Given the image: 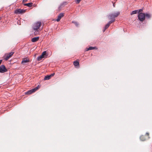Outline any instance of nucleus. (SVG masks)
Returning <instances> with one entry per match:
<instances>
[{"instance_id": "nucleus-1", "label": "nucleus", "mask_w": 152, "mask_h": 152, "mask_svg": "<svg viewBox=\"0 0 152 152\" xmlns=\"http://www.w3.org/2000/svg\"><path fill=\"white\" fill-rule=\"evenodd\" d=\"M138 17L139 20L140 21H143L145 19V13H140L139 14Z\"/></svg>"}, {"instance_id": "nucleus-2", "label": "nucleus", "mask_w": 152, "mask_h": 152, "mask_svg": "<svg viewBox=\"0 0 152 152\" xmlns=\"http://www.w3.org/2000/svg\"><path fill=\"white\" fill-rule=\"evenodd\" d=\"M41 25V22H38L35 23L33 27V28L34 30L37 31L40 27Z\"/></svg>"}, {"instance_id": "nucleus-3", "label": "nucleus", "mask_w": 152, "mask_h": 152, "mask_svg": "<svg viewBox=\"0 0 152 152\" xmlns=\"http://www.w3.org/2000/svg\"><path fill=\"white\" fill-rule=\"evenodd\" d=\"M7 71V69L5 66L4 65H1L0 66V72L4 73Z\"/></svg>"}, {"instance_id": "nucleus-4", "label": "nucleus", "mask_w": 152, "mask_h": 152, "mask_svg": "<svg viewBox=\"0 0 152 152\" xmlns=\"http://www.w3.org/2000/svg\"><path fill=\"white\" fill-rule=\"evenodd\" d=\"M38 88V86H37L35 88H34V89H32L28 91L26 93V94H31L32 93L35 92Z\"/></svg>"}, {"instance_id": "nucleus-5", "label": "nucleus", "mask_w": 152, "mask_h": 152, "mask_svg": "<svg viewBox=\"0 0 152 152\" xmlns=\"http://www.w3.org/2000/svg\"><path fill=\"white\" fill-rule=\"evenodd\" d=\"M14 53V52H11L9 53H7L5 58V60L6 61L8 60L9 58L11 57Z\"/></svg>"}, {"instance_id": "nucleus-6", "label": "nucleus", "mask_w": 152, "mask_h": 152, "mask_svg": "<svg viewBox=\"0 0 152 152\" xmlns=\"http://www.w3.org/2000/svg\"><path fill=\"white\" fill-rule=\"evenodd\" d=\"M25 10L19 9L15 10V12L16 14H22L25 12Z\"/></svg>"}, {"instance_id": "nucleus-7", "label": "nucleus", "mask_w": 152, "mask_h": 152, "mask_svg": "<svg viewBox=\"0 0 152 152\" xmlns=\"http://www.w3.org/2000/svg\"><path fill=\"white\" fill-rule=\"evenodd\" d=\"M54 75H55V73H53L50 75H46V76H45L44 77V80H49L51 78V77L53 76Z\"/></svg>"}, {"instance_id": "nucleus-8", "label": "nucleus", "mask_w": 152, "mask_h": 152, "mask_svg": "<svg viewBox=\"0 0 152 152\" xmlns=\"http://www.w3.org/2000/svg\"><path fill=\"white\" fill-rule=\"evenodd\" d=\"M64 13H60L58 16V18L56 19L57 21H59L61 19V18L64 16Z\"/></svg>"}, {"instance_id": "nucleus-9", "label": "nucleus", "mask_w": 152, "mask_h": 152, "mask_svg": "<svg viewBox=\"0 0 152 152\" xmlns=\"http://www.w3.org/2000/svg\"><path fill=\"white\" fill-rule=\"evenodd\" d=\"M29 61L28 59L26 58H24L22 61V64H24L25 63Z\"/></svg>"}, {"instance_id": "nucleus-10", "label": "nucleus", "mask_w": 152, "mask_h": 152, "mask_svg": "<svg viewBox=\"0 0 152 152\" xmlns=\"http://www.w3.org/2000/svg\"><path fill=\"white\" fill-rule=\"evenodd\" d=\"M115 17H114V14L113 13H111L109 14L108 16V18L109 19H115Z\"/></svg>"}, {"instance_id": "nucleus-11", "label": "nucleus", "mask_w": 152, "mask_h": 152, "mask_svg": "<svg viewBox=\"0 0 152 152\" xmlns=\"http://www.w3.org/2000/svg\"><path fill=\"white\" fill-rule=\"evenodd\" d=\"M115 17H114V14L113 13H111L109 14L108 16V18L109 19H115Z\"/></svg>"}, {"instance_id": "nucleus-12", "label": "nucleus", "mask_w": 152, "mask_h": 152, "mask_svg": "<svg viewBox=\"0 0 152 152\" xmlns=\"http://www.w3.org/2000/svg\"><path fill=\"white\" fill-rule=\"evenodd\" d=\"M115 17H114V14L113 13H111L109 14L108 16V18L109 19H115Z\"/></svg>"}, {"instance_id": "nucleus-13", "label": "nucleus", "mask_w": 152, "mask_h": 152, "mask_svg": "<svg viewBox=\"0 0 152 152\" xmlns=\"http://www.w3.org/2000/svg\"><path fill=\"white\" fill-rule=\"evenodd\" d=\"M39 39L38 37H35L32 38L31 39V41L33 42H35L37 41Z\"/></svg>"}, {"instance_id": "nucleus-14", "label": "nucleus", "mask_w": 152, "mask_h": 152, "mask_svg": "<svg viewBox=\"0 0 152 152\" xmlns=\"http://www.w3.org/2000/svg\"><path fill=\"white\" fill-rule=\"evenodd\" d=\"M96 48L95 47H90L88 48H86V51H88L89 50H94Z\"/></svg>"}, {"instance_id": "nucleus-15", "label": "nucleus", "mask_w": 152, "mask_h": 152, "mask_svg": "<svg viewBox=\"0 0 152 152\" xmlns=\"http://www.w3.org/2000/svg\"><path fill=\"white\" fill-rule=\"evenodd\" d=\"M145 17H146V18L149 19L151 17V15L150 14L146 13L145 14Z\"/></svg>"}, {"instance_id": "nucleus-16", "label": "nucleus", "mask_w": 152, "mask_h": 152, "mask_svg": "<svg viewBox=\"0 0 152 152\" xmlns=\"http://www.w3.org/2000/svg\"><path fill=\"white\" fill-rule=\"evenodd\" d=\"M32 4H33V3H30L24 4V5L25 6H27L29 7H31L32 6Z\"/></svg>"}, {"instance_id": "nucleus-17", "label": "nucleus", "mask_w": 152, "mask_h": 152, "mask_svg": "<svg viewBox=\"0 0 152 152\" xmlns=\"http://www.w3.org/2000/svg\"><path fill=\"white\" fill-rule=\"evenodd\" d=\"M113 14H114V16L115 17H118L120 14V12H114L113 13Z\"/></svg>"}, {"instance_id": "nucleus-18", "label": "nucleus", "mask_w": 152, "mask_h": 152, "mask_svg": "<svg viewBox=\"0 0 152 152\" xmlns=\"http://www.w3.org/2000/svg\"><path fill=\"white\" fill-rule=\"evenodd\" d=\"M110 25L108 23L105 26L104 29L103 31V32H104L105 30L108 28L109 26Z\"/></svg>"}, {"instance_id": "nucleus-19", "label": "nucleus", "mask_w": 152, "mask_h": 152, "mask_svg": "<svg viewBox=\"0 0 152 152\" xmlns=\"http://www.w3.org/2000/svg\"><path fill=\"white\" fill-rule=\"evenodd\" d=\"M75 66H77L79 65V64L78 61H74L73 62Z\"/></svg>"}, {"instance_id": "nucleus-20", "label": "nucleus", "mask_w": 152, "mask_h": 152, "mask_svg": "<svg viewBox=\"0 0 152 152\" xmlns=\"http://www.w3.org/2000/svg\"><path fill=\"white\" fill-rule=\"evenodd\" d=\"M137 12H138V10H135L133 11L131 13V15H132L133 14H136L137 13Z\"/></svg>"}, {"instance_id": "nucleus-21", "label": "nucleus", "mask_w": 152, "mask_h": 152, "mask_svg": "<svg viewBox=\"0 0 152 152\" xmlns=\"http://www.w3.org/2000/svg\"><path fill=\"white\" fill-rule=\"evenodd\" d=\"M140 140L142 141H144L145 140L144 137L143 136H141L140 137Z\"/></svg>"}, {"instance_id": "nucleus-22", "label": "nucleus", "mask_w": 152, "mask_h": 152, "mask_svg": "<svg viewBox=\"0 0 152 152\" xmlns=\"http://www.w3.org/2000/svg\"><path fill=\"white\" fill-rule=\"evenodd\" d=\"M111 20L108 23L110 24V25L111 23H113V22H114V21H115V19H111Z\"/></svg>"}, {"instance_id": "nucleus-23", "label": "nucleus", "mask_w": 152, "mask_h": 152, "mask_svg": "<svg viewBox=\"0 0 152 152\" xmlns=\"http://www.w3.org/2000/svg\"><path fill=\"white\" fill-rule=\"evenodd\" d=\"M44 57V56H42V55H41L40 56L38 57L37 60L39 61H40L41 60V59Z\"/></svg>"}, {"instance_id": "nucleus-24", "label": "nucleus", "mask_w": 152, "mask_h": 152, "mask_svg": "<svg viewBox=\"0 0 152 152\" xmlns=\"http://www.w3.org/2000/svg\"><path fill=\"white\" fill-rule=\"evenodd\" d=\"M72 23H74L75 26L77 27L79 25V24L77 22L75 21H72Z\"/></svg>"}, {"instance_id": "nucleus-25", "label": "nucleus", "mask_w": 152, "mask_h": 152, "mask_svg": "<svg viewBox=\"0 0 152 152\" xmlns=\"http://www.w3.org/2000/svg\"><path fill=\"white\" fill-rule=\"evenodd\" d=\"M67 4V2H63L62 4H61L60 6H64L66 5Z\"/></svg>"}, {"instance_id": "nucleus-26", "label": "nucleus", "mask_w": 152, "mask_h": 152, "mask_svg": "<svg viewBox=\"0 0 152 152\" xmlns=\"http://www.w3.org/2000/svg\"><path fill=\"white\" fill-rule=\"evenodd\" d=\"M46 53V51H44L43 52L42 54V56H43L44 57V56L45 55Z\"/></svg>"}, {"instance_id": "nucleus-27", "label": "nucleus", "mask_w": 152, "mask_h": 152, "mask_svg": "<svg viewBox=\"0 0 152 152\" xmlns=\"http://www.w3.org/2000/svg\"><path fill=\"white\" fill-rule=\"evenodd\" d=\"M76 1L77 4H79L81 0H75Z\"/></svg>"}, {"instance_id": "nucleus-28", "label": "nucleus", "mask_w": 152, "mask_h": 152, "mask_svg": "<svg viewBox=\"0 0 152 152\" xmlns=\"http://www.w3.org/2000/svg\"><path fill=\"white\" fill-rule=\"evenodd\" d=\"M142 10H143L142 9H140V10H138V13H139H139H140V12H142Z\"/></svg>"}, {"instance_id": "nucleus-29", "label": "nucleus", "mask_w": 152, "mask_h": 152, "mask_svg": "<svg viewBox=\"0 0 152 152\" xmlns=\"http://www.w3.org/2000/svg\"><path fill=\"white\" fill-rule=\"evenodd\" d=\"M28 0H23V2H25L27 1Z\"/></svg>"}, {"instance_id": "nucleus-30", "label": "nucleus", "mask_w": 152, "mask_h": 152, "mask_svg": "<svg viewBox=\"0 0 152 152\" xmlns=\"http://www.w3.org/2000/svg\"><path fill=\"white\" fill-rule=\"evenodd\" d=\"M2 60H0V64H1V63L2 62Z\"/></svg>"}, {"instance_id": "nucleus-31", "label": "nucleus", "mask_w": 152, "mask_h": 152, "mask_svg": "<svg viewBox=\"0 0 152 152\" xmlns=\"http://www.w3.org/2000/svg\"><path fill=\"white\" fill-rule=\"evenodd\" d=\"M146 134H147L148 135H149V133H146Z\"/></svg>"}]
</instances>
